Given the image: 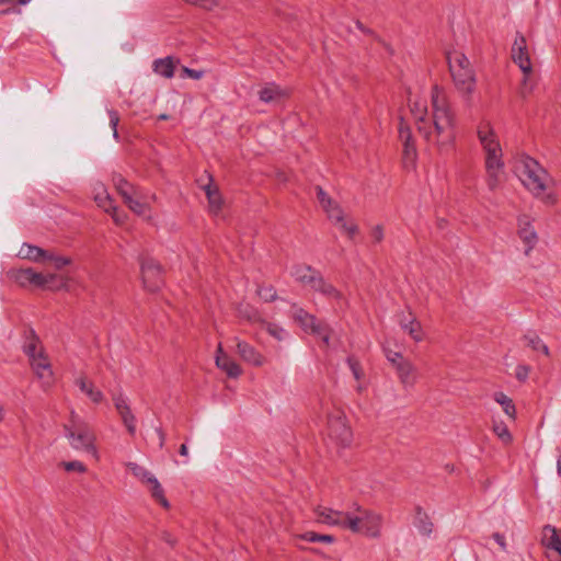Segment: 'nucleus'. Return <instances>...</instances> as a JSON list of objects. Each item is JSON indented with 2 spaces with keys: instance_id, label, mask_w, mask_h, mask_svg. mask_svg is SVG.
Here are the masks:
<instances>
[{
  "instance_id": "nucleus-1",
  "label": "nucleus",
  "mask_w": 561,
  "mask_h": 561,
  "mask_svg": "<svg viewBox=\"0 0 561 561\" xmlns=\"http://www.w3.org/2000/svg\"><path fill=\"white\" fill-rule=\"evenodd\" d=\"M431 111L426 100L417 96L410 99V111L413 115L417 131L439 152L450 150L457 137V117L446 92L438 85H433L430 93Z\"/></svg>"
},
{
  "instance_id": "nucleus-2",
  "label": "nucleus",
  "mask_w": 561,
  "mask_h": 561,
  "mask_svg": "<svg viewBox=\"0 0 561 561\" xmlns=\"http://www.w3.org/2000/svg\"><path fill=\"white\" fill-rule=\"evenodd\" d=\"M523 185L543 204L553 206L558 202L557 194L552 191L553 179L535 159L523 157L516 167Z\"/></svg>"
},
{
  "instance_id": "nucleus-3",
  "label": "nucleus",
  "mask_w": 561,
  "mask_h": 561,
  "mask_svg": "<svg viewBox=\"0 0 561 561\" xmlns=\"http://www.w3.org/2000/svg\"><path fill=\"white\" fill-rule=\"evenodd\" d=\"M477 133L479 142L484 153L486 185L491 191H494L500 186L503 180V150L497 135L489 122L480 123Z\"/></svg>"
},
{
  "instance_id": "nucleus-4",
  "label": "nucleus",
  "mask_w": 561,
  "mask_h": 561,
  "mask_svg": "<svg viewBox=\"0 0 561 561\" xmlns=\"http://www.w3.org/2000/svg\"><path fill=\"white\" fill-rule=\"evenodd\" d=\"M449 71L457 91L469 101L476 90V75L467 56L458 50L447 54Z\"/></svg>"
},
{
  "instance_id": "nucleus-5",
  "label": "nucleus",
  "mask_w": 561,
  "mask_h": 561,
  "mask_svg": "<svg viewBox=\"0 0 561 561\" xmlns=\"http://www.w3.org/2000/svg\"><path fill=\"white\" fill-rule=\"evenodd\" d=\"M10 275L22 287L33 286L51 290H60L67 287V282L64 277L57 274L38 273L33 268L12 270Z\"/></svg>"
},
{
  "instance_id": "nucleus-6",
  "label": "nucleus",
  "mask_w": 561,
  "mask_h": 561,
  "mask_svg": "<svg viewBox=\"0 0 561 561\" xmlns=\"http://www.w3.org/2000/svg\"><path fill=\"white\" fill-rule=\"evenodd\" d=\"M65 430L66 436L75 449L91 454L95 459L99 458L94 445L95 435L83 420L72 413L70 422L65 426Z\"/></svg>"
},
{
  "instance_id": "nucleus-7",
  "label": "nucleus",
  "mask_w": 561,
  "mask_h": 561,
  "mask_svg": "<svg viewBox=\"0 0 561 561\" xmlns=\"http://www.w3.org/2000/svg\"><path fill=\"white\" fill-rule=\"evenodd\" d=\"M351 519L356 523V530H351L354 534H362L369 538H378L381 535L382 515L365 510L358 504H354V511L351 512Z\"/></svg>"
},
{
  "instance_id": "nucleus-8",
  "label": "nucleus",
  "mask_w": 561,
  "mask_h": 561,
  "mask_svg": "<svg viewBox=\"0 0 561 561\" xmlns=\"http://www.w3.org/2000/svg\"><path fill=\"white\" fill-rule=\"evenodd\" d=\"M512 58L513 61L519 67V69L524 73L522 93L525 96L526 93H530L533 90V85H528V78L531 75L533 66L530 61L526 38L520 33H517L515 36L512 46Z\"/></svg>"
},
{
  "instance_id": "nucleus-9",
  "label": "nucleus",
  "mask_w": 561,
  "mask_h": 561,
  "mask_svg": "<svg viewBox=\"0 0 561 561\" xmlns=\"http://www.w3.org/2000/svg\"><path fill=\"white\" fill-rule=\"evenodd\" d=\"M291 313L305 332L319 336L325 345H329L331 330L325 323L318 321L313 314L296 305L293 306Z\"/></svg>"
},
{
  "instance_id": "nucleus-10",
  "label": "nucleus",
  "mask_w": 561,
  "mask_h": 561,
  "mask_svg": "<svg viewBox=\"0 0 561 561\" xmlns=\"http://www.w3.org/2000/svg\"><path fill=\"white\" fill-rule=\"evenodd\" d=\"M316 520L331 527L341 529L356 530L355 520L351 519V512L333 510L328 506L319 505L314 508Z\"/></svg>"
},
{
  "instance_id": "nucleus-11",
  "label": "nucleus",
  "mask_w": 561,
  "mask_h": 561,
  "mask_svg": "<svg viewBox=\"0 0 561 561\" xmlns=\"http://www.w3.org/2000/svg\"><path fill=\"white\" fill-rule=\"evenodd\" d=\"M140 272L144 287L149 291L158 290L162 285L161 267L152 259H140Z\"/></svg>"
},
{
  "instance_id": "nucleus-12",
  "label": "nucleus",
  "mask_w": 561,
  "mask_h": 561,
  "mask_svg": "<svg viewBox=\"0 0 561 561\" xmlns=\"http://www.w3.org/2000/svg\"><path fill=\"white\" fill-rule=\"evenodd\" d=\"M329 436L336 444L345 447L352 442V431L344 415L341 413L331 415L328 421Z\"/></svg>"
},
{
  "instance_id": "nucleus-13",
  "label": "nucleus",
  "mask_w": 561,
  "mask_h": 561,
  "mask_svg": "<svg viewBox=\"0 0 561 561\" xmlns=\"http://www.w3.org/2000/svg\"><path fill=\"white\" fill-rule=\"evenodd\" d=\"M533 218L529 215L523 214L517 218V234L525 245V254L535 249L538 243L539 237L533 225Z\"/></svg>"
},
{
  "instance_id": "nucleus-14",
  "label": "nucleus",
  "mask_w": 561,
  "mask_h": 561,
  "mask_svg": "<svg viewBox=\"0 0 561 561\" xmlns=\"http://www.w3.org/2000/svg\"><path fill=\"white\" fill-rule=\"evenodd\" d=\"M30 365L44 388H49L54 383V373L46 352L37 354L30 360Z\"/></svg>"
},
{
  "instance_id": "nucleus-15",
  "label": "nucleus",
  "mask_w": 561,
  "mask_h": 561,
  "mask_svg": "<svg viewBox=\"0 0 561 561\" xmlns=\"http://www.w3.org/2000/svg\"><path fill=\"white\" fill-rule=\"evenodd\" d=\"M112 400L127 432L134 436L136 434V416L131 412L127 398L122 392H117L113 393Z\"/></svg>"
},
{
  "instance_id": "nucleus-16",
  "label": "nucleus",
  "mask_w": 561,
  "mask_h": 561,
  "mask_svg": "<svg viewBox=\"0 0 561 561\" xmlns=\"http://www.w3.org/2000/svg\"><path fill=\"white\" fill-rule=\"evenodd\" d=\"M215 362L216 366L230 378H238L242 374V369L237 362L224 352L221 343L217 346Z\"/></svg>"
},
{
  "instance_id": "nucleus-17",
  "label": "nucleus",
  "mask_w": 561,
  "mask_h": 561,
  "mask_svg": "<svg viewBox=\"0 0 561 561\" xmlns=\"http://www.w3.org/2000/svg\"><path fill=\"white\" fill-rule=\"evenodd\" d=\"M399 137L403 145V159L405 163H414L417 152L412 137V131L409 126L403 124L401 119L399 126Z\"/></svg>"
},
{
  "instance_id": "nucleus-18",
  "label": "nucleus",
  "mask_w": 561,
  "mask_h": 561,
  "mask_svg": "<svg viewBox=\"0 0 561 561\" xmlns=\"http://www.w3.org/2000/svg\"><path fill=\"white\" fill-rule=\"evenodd\" d=\"M237 353L240 357L256 367L264 365L265 357L252 345L244 341L237 340Z\"/></svg>"
},
{
  "instance_id": "nucleus-19",
  "label": "nucleus",
  "mask_w": 561,
  "mask_h": 561,
  "mask_svg": "<svg viewBox=\"0 0 561 561\" xmlns=\"http://www.w3.org/2000/svg\"><path fill=\"white\" fill-rule=\"evenodd\" d=\"M397 374L400 382L407 387H413L417 380V369L408 359H401L397 363Z\"/></svg>"
},
{
  "instance_id": "nucleus-20",
  "label": "nucleus",
  "mask_w": 561,
  "mask_h": 561,
  "mask_svg": "<svg viewBox=\"0 0 561 561\" xmlns=\"http://www.w3.org/2000/svg\"><path fill=\"white\" fill-rule=\"evenodd\" d=\"M540 542L546 549L557 552L561 558V537L554 526L542 527Z\"/></svg>"
},
{
  "instance_id": "nucleus-21",
  "label": "nucleus",
  "mask_w": 561,
  "mask_h": 561,
  "mask_svg": "<svg viewBox=\"0 0 561 561\" xmlns=\"http://www.w3.org/2000/svg\"><path fill=\"white\" fill-rule=\"evenodd\" d=\"M311 289L332 301L341 302L344 299L343 294L322 275L319 276Z\"/></svg>"
},
{
  "instance_id": "nucleus-22",
  "label": "nucleus",
  "mask_w": 561,
  "mask_h": 561,
  "mask_svg": "<svg viewBox=\"0 0 561 561\" xmlns=\"http://www.w3.org/2000/svg\"><path fill=\"white\" fill-rule=\"evenodd\" d=\"M293 277L304 286L313 287L321 273L310 265H297L291 271Z\"/></svg>"
},
{
  "instance_id": "nucleus-23",
  "label": "nucleus",
  "mask_w": 561,
  "mask_h": 561,
  "mask_svg": "<svg viewBox=\"0 0 561 561\" xmlns=\"http://www.w3.org/2000/svg\"><path fill=\"white\" fill-rule=\"evenodd\" d=\"M288 91L275 83H267L259 91V99L264 103H276L288 96Z\"/></svg>"
},
{
  "instance_id": "nucleus-24",
  "label": "nucleus",
  "mask_w": 561,
  "mask_h": 561,
  "mask_svg": "<svg viewBox=\"0 0 561 561\" xmlns=\"http://www.w3.org/2000/svg\"><path fill=\"white\" fill-rule=\"evenodd\" d=\"M75 383L93 403H101L103 401L104 396L102 391L96 389L94 383L85 376H79Z\"/></svg>"
},
{
  "instance_id": "nucleus-25",
  "label": "nucleus",
  "mask_w": 561,
  "mask_h": 561,
  "mask_svg": "<svg viewBox=\"0 0 561 561\" xmlns=\"http://www.w3.org/2000/svg\"><path fill=\"white\" fill-rule=\"evenodd\" d=\"M400 325L401 328L409 333V335L415 341L421 342L424 337L423 330L421 323L416 320L415 317H413L411 313H409L408 317L402 316L400 319Z\"/></svg>"
},
{
  "instance_id": "nucleus-26",
  "label": "nucleus",
  "mask_w": 561,
  "mask_h": 561,
  "mask_svg": "<svg viewBox=\"0 0 561 561\" xmlns=\"http://www.w3.org/2000/svg\"><path fill=\"white\" fill-rule=\"evenodd\" d=\"M23 351L28 357V360L36 357L37 354L41 355L45 353L44 346L39 341L38 336L34 333V331H30L28 334L25 336Z\"/></svg>"
},
{
  "instance_id": "nucleus-27",
  "label": "nucleus",
  "mask_w": 561,
  "mask_h": 561,
  "mask_svg": "<svg viewBox=\"0 0 561 561\" xmlns=\"http://www.w3.org/2000/svg\"><path fill=\"white\" fill-rule=\"evenodd\" d=\"M113 184L117 193L122 196L123 201L129 196H138L136 187L131 185L127 180H125L122 174L113 175Z\"/></svg>"
},
{
  "instance_id": "nucleus-28",
  "label": "nucleus",
  "mask_w": 561,
  "mask_h": 561,
  "mask_svg": "<svg viewBox=\"0 0 561 561\" xmlns=\"http://www.w3.org/2000/svg\"><path fill=\"white\" fill-rule=\"evenodd\" d=\"M205 194L208 199V206L210 213L217 215L221 210L222 198L219 190L213 186L210 183L204 186Z\"/></svg>"
},
{
  "instance_id": "nucleus-29",
  "label": "nucleus",
  "mask_w": 561,
  "mask_h": 561,
  "mask_svg": "<svg viewBox=\"0 0 561 561\" xmlns=\"http://www.w3.org/2000/svg\"><path fill=\"white\" fill-rule=\"evenodd\" d=\"M153 71L167 79H171L174 76V62L171 57L159 58L153 61Z\"/></svg>"
},
{
  "instance_id": "nucleus-30",
  "label": "nucleus",
  "mask_w": 561,
  "mask_h": 561,
  "mask_svg": "<svg viewBox=\"0 0 561 561\" xmlns=\"http://www.w3.org/2000/svg\"><path fill=\"white\" fill-rule=\"evenodd\" d=\"M149 489L151 496L164 508H169L170 503L168 499L164 495V490L161 486L158 479L154 477L152 479H149V483L146 484Z\"/></svg>"
},
{
  "instance_id": "nucleus-31",
  "label": "nucleus",
  "mask_w": 561,
  "mask_h": 561,
  "mask_svg": "<svg viewBox=\"0 0 561 561\" xmlns=\"http://www.w3.org/2000/svg\"><path fill=\"white\" fill-rule=\"evenodd\" d=\"M19 254L22 257L28 259L34 262H43L45 261L47 251L36 245L23 244Z\"/></svg>"
},
{
  "instance_id": "nucleus-32",
  "label": "nucleus",
  "mask_w": 561,
  "mask_h": 561,
  "mask_svg": "<svg viewBox=\"0 0 561 561\" xmlns=\"http://www.w3.org/2000/svg\"><path fill=\"white\" fill-rule=\"evenodd\" d=\"M415 527L422 536H431L434 525L428 518L427 514L421 508H417L415 516Z\"/></svg>"
},
{
  "instance_id": "nucleus-33",
  "label": "nucleus",
  "mask_w": 561,
  "mask_h": 561,
  "mask_svg": "<svg viewBox=\"0 0 561 561\" xmlns=\"http://www.w3.org/2000/svg\"><path fill=\"white\" fill-rule=\"evenodd\" d=\"M524 340L531 350L541 352L546 356L550 355L548 345L537 334H526Z\"/></svg>"
},
{
  "instance_id": "nucleus-34",
  "label": "nucleus",
  "mask_w": 561,
  "mask_h": 561,
  "mask_svg": "<svg viewBox=\"0 0 561 561\" xmlns=\"http://www.w3.org/2000/svg\"><path fill=\"white\" fill-rule=\"evenodd\" d=\"M494 400L503 408V411L511 419H515L516 409L511 398L503 392H495Z\"/></svg>"
},
{
  "instance_id": "nucleus-35",
  "label": "nucleus",
  "mask_w": 561,
  "mask_h": 561,
  "mask_svg": "<svg viewBox=\"0 0 561 561\" xmlns=\"http://www.w3.org/2000/svg\"><path fill=\"white\" fill-rule=\"evenodd\" d=\"M126 467L136 478H138L145 484L149 483V479L154 478V476L150 471L137 465L136 462H128L126 463Z\"/></svg>"
},
{
  "instance_id": "nucleus-36",
  "label": "nucleus",
  "mask_w": 561,
  "mask_h": 561,
  "mask_svg": "<svg viewBox=\"0 0 561 561\" xmlns=\"http://www.w3.org/2000/svg\"><path fill=\"white\" fill-rule=\"evenodd\" d=\"M124 203L133 213L139 216L145 215L149 209L148 204L140 202L139 199L135 198V196H129L124 201Z\"/></svg>"
},
{
  "instance_id": "nucleus-37",
  "label": "nucleus",
  "mask_w": 561,
  "mask_h": 561,
  "mask_svg": "<svg viewBox=\"0 0 561 561\" xmlns=\"http://www.w3.org/2000/svg\"><path fill=\"white\" fill-rule=\"evenodd\" d=\"M262 324L265 328V330L268 332V334L271 336H273L274 339H276L277 341H283L287 335V332L285 331V329L276 323L262 321Z\"/></svg>"
},
{
  "instance_id": "nucleus-38",
  "label": "nucleus",
  "mask_w": 561,
  "mask_h": 561,
  "mask_svg": "<svg viewBox=\"0 0 561 561\" xmlns=\"http://www.w3.org/2000/svg\"><path fill=\"white\" fill-rule=\"evenodd\" d=\"M95 202L106 213H110L111 209L114 207L113 201L105 190H103L102 192H100L95 195Z\"/></svg>"
},
{
  "instance_id": "nucleus-39",
  "label": "nucleus",
  "mask_w": 561,
  "mask_h": 561,
  "mask_svg": "<svg viewBox=\"0 0 561 561\" xmlns=\"http://www.w3.org/2000/svg\"><path fill=\"white\" fill-rule=\"evenodd\" d=\"M335 225L339 226L341 231L350 239H353L358 232V226L354 221H346L345 219H342V222H337Z\"/></svg>"
},
{
  "instance_id": "nucleus-40",
  "label": "nucleus",
  "mask_w": 561,
  "mask_h": 561,
  "mask_svg": "<svg viewBox=\"0 0 561 561\" xmlns=\"http://www.w3.org/2000/svg\"><path fill=\"white\" fill-rule=\"evenodd\" d=\"M493 431L503 443L508 444L512 442V435L504 423L494 424Z\"/></svg>"
},
{
  "instance_id": "nucleus-41",
  "label": "nucleus",
  "mask_w": 561,
  "mask_h": 561,
  "mask_svg": "<svg viewBox=\"0 0 561 561\" xmlns=\"http://www.w3.org/2000/svg\"><path fill=\"white\" fill-rule=\"evenodd\" d=\"M256 293L265 302L274 301L277 298L276 290L273 286L259 287Z\"/></svg>"
},
{
  "instance_id": "nucleus-42",
  "label": "nucleus",
  "mask_w": 561,
  "mask_h": 561,
  "mask_svg": "<svg viewBox=\"0 0 561 561\" xmlns=\"http://www.w3.org/2000/svg\"><path fill=\"white\" fill-rule=\"evenodd\" d=\"M45 260L51 261L57 270H61L64 266L69 265L71 263V260L69 257L55 255L49 251H47Z\"/></svg>"
},
{
  "instance_id": "nucleus-43",
  "label": "nucleus",
  "mask_w": 561,
  "mask_h": 561,
  "mask_svg": "<svg viewBox=\"0 0 561 561\" xmlns=\"http://www.w3.org/2000/svg\"><path fill=\"white\" fill-rule=\"evenodd\" d=\"M61 466L68 472L77 471L79 473H84L87 471V467L81 461H78V460L64 461V462H61Z\"/></svg>"
},
{
  "instance_id": "nucleus-44",
  "label": "nucleus",
  "mask_w": 561,
  "mask_h": 561,
  "mask_svg": "<svg viewBox=\"0 0 561 561\" xmlns=\"http://www.w3.org/2000/svg\"><path fill=\"white\" fill-rule=\"evenodd\" d=\"M328 218L335 225L337 222H342L344 219V214L340 205H334L333 208H329L327 213Z\"/></svg>"
},
{
  "instance_id": "nucleus-45",
  "label": "nucleus",
  "mask_w": 561,
  "mask_h": 561,
  "mask_svg": "<svg viewBox=\"0 0 561 561\" xmlns=\"http://www.w3.org/2000/svg\"><path fill=\"white\" fill-rule=\"evenodd\" d=\"M305 539L310 542L321 541V542L331 543L334 541V537L331 535H318L316 533H307L305 535Z\"/></svg>"
},
{
  "instance_id": "nucleus-46",
  "label": "nucleus",
  "mask_w": 561,
  "mask_h": 561,
  "mask_svg": "<svg viewBox=\"0 0 561 561\" xmlns=\"http://www.w3.org/2000/svg\"><path fill=\"white\" fill-rule=\"evenodd\" d=\"M108 118H110V126L113 129V137L117 140L118 139V131L117 126L119 123V115L117 111L115 110H107Z\"/></svg>"
},
{
  "instance_id": "nucleus-47",
  "label": "nucleus",
  "mask_w": 561,
  "mask_h": 561,
  "mask_svg": "<svg viewBox=\"0 0 561 561\" xmlns=\"http://www.w3.org/2000/svg\"><path fill=\"white\" fill-rule=\"evenodd\" d=\"M370 238L374 243H381L385 238V230L382 225H376L370 230Z\"/></svg>"
},
{
  "instance_id": "nucleus-48",
  "label": "nucleus",
  "mask_w": 561,
  "mask_h": 561,
  "mask_svg": "<svg viewBox=\"0 0 561 561\" xmlns=\"http://www.w3.org/2000/svg\"><path fill=\"white\" fill-rule=\"evenodd\" d=\"M347 364L353 373L354 378L359 380L362 378V368L359 362L355 357L351 356L347 358Z\"/></svg>"
},
{
  "instance_id": "nucleus-49",
  "label": "nucleus",
  "mask_w": 561,
  "mask_h": 561,
  "mask_svg": "<svg viewBox=\"0 0 561 561\" xmlns=\"http://www.w3.org/2000/svg\"><path fill=\"white\" fill-rule=\"evenodd\" d=\"M530 373V367L528 365H518L515 369V377L519 381H526Z\"/></svg>"
},
{
  "instance_id": "nucleus-50",
  "label": "nucleus",
  "mask_w": 561,
  "mask_h": 561,
  "mask_svg": "<svg viewBox=\"0 0 561 561\" xmlns=\"http://www.w3.org/2000/svg\"><path fill=\"white\" fill-rule=\"evenodd\" d=\"M492 538L499 545L500 549L503 552H507V542H506V538H505V536L503 534H501V533H493Z\"/></svg>"
},
{
  "instance_id": "nucleus-51",
  "label": "nucleus",
  "mask_w": 561,
  "mask_h": 561,
  "mask_svg": "<svg viewBox=\"0 0 561 561\" xmlns=\"http://www.w3.org/2000/svg\"><path fill=\"white\" fill-rule=\"evenodd\" d=\"M240 313L242 316L247 317L252 322H261L262 323V321H263L254 309H251L249 311H248V309H245V310L241 309Z\"/></svg>"
},
{
  "instance_id": "nucleus-52",
  "label": "nucleus",
  "mask_w": 561,
  "mask_h": 561,
  "mask_svg": "<svg viewBox=\"0 0 561 561\" xmlns=\"http://www.w3.org/2000/svg\"><path fill=\"white\" fill-rule=\"evenodd\" d=\"M110 213L112 214V218L117 225H123L125 222L127 215L125 213H119L115 206L111 209Z\"/></svg>"
},
{
  "instance_id": "nucleus-53",
  "label": "nucleus",
  "mask_w": 561,
  "mask_h": 561,
  "mask_svg": "<svg viewBox=\"0 0 561 561\" xmlns=\"http://www.w3.org/2000/svg\"><path fill=\"white\" fill-rule=\"evenodd\" d=\"M386 356L387 359L394 366V368H397V363L399 360L404 359L400 353L392 351L387 352Z\"/></svg>"
},
{
  "instance_id": "nucleus-54",
  "label": "nucleus",
  "mask_w": 561,
  "mask_h": 561,
  "mask_svg": "<svg viewBox=\"0 0 561 561\" xmlns=\"http://www.w3.org/2000/svg\"><path fill=\"white\" fill-rule=\"evenodd\" d=\"M183 71L192 79L198 80L203 77V71L190 69L187 67L183 68Z\"/></svg>"
},
{
  "instance_id": "nucleus-55",
  "label": "nucleus",
  "mask_w": 561,
  "mask_h": 561,
  "mask_svg": "<svg viewBox=\"0 0 561 561\" xmlns=\"http://www.w3.org/2000/svg\"><path fill=\"white\" fill-rule=\"evenodd\" d=\"M317 196H318L320 204H322L324 202H329V198H330V196L320 186H317Z\"/></svg>"
},
{
  "instance_id": "nucleus-56",
  "label": "nucleus",
  "mask_w": 561,
  "mask_h": 561,
  "mask_svg": "<svg viewBox=\"0 0 561 561\" xmlns=\"http://www.w3.org/2000/svg\"><path fill=\"white\" fill-rule=\"evenodd\" d=\"M334 205H339V204L335 201H333L331 197L329 198V202H324L321 204V206L325 213L329 211V208H333Z\"/></svg>"
},
{
  "instance_id": "nucleus-57",
  "label": "nucleus",
  "mask_w": 561,
  "mask_h": 561,
  "mask_svg": "<svg viewBox=\"0 0 561 561\" xmlns=\"http://www.w3.org/2000/svg\"><path fill=\"white\" fill-rule=\"evenodd\" d=\"M157 433L160 439V447H163L165 440L164 432L161 428H157Z\"/></svg>"
},
{
  "instance_id": "nucleus-58",
  "label": "nucleus",
  "mask_w": 561,
  "mask_h": 561,
  "mask_svg": "<svg viewBox=\"0 0 561 561\" xmlns=\"http://www.w3.org/2000/svg\"><path fill=\"white\" fill-rule=\"evenodd\" d=\"M179 453L181 456H184V457H186L188 455V448H187L186 444H182L180 446Z\"/></svg>"
},
{
  "instance_id": "nucleus-59",
  "label": "nucleus",
  "mask_w": 561,
  "mask_h": 561,
  "mask_svg": "<svg viewBox=\"0 0 561 561\" xmlns=\"http://www.w3.org/2000/svg\"><path fill=\"white\" fill-rule=\"evenodd\" d=\"M557 472L558 476L561 477V457L557 459Z\"/></svg>"
},
{
  "instance_id": "nucleus-60",
  "label": "nucleus",
  "mask_w": 561,
  "mask_h": 561,
  "mask_svg": "<svg viewBox=\"0 0 561 561\" xmlns=\"http://www.w3.org/2000/svg\"><path fill=\"white\" fill-rule=\"evenodd\" d=\"M356 25L360 31L366 32V30L364 28L363 24L359 21L356 22Z\"/></svg>"
},
{
  "instance_id": "nucleus-61",
  "label": "nucleus",
  "mask_w": 561,
  "mask_h": 561,
  "mask_svg": "<svg viewBox=\"0 0 561 561\" xmlns=\"http://www.w3.org/2000/svg\"><path fill=\"white\" fill-rule=\"evenodd\" d=\"M3 417H4V411H3L2 405L0 404V421H2Z\"/></svg>"
},
{
  "instance_id": "nucleus-62",
  "label": "nucleus",
  "mask_w": 561,
  "mask_h": 561,
  "mask_svg": "<svg viewBox=\"0 0 561 561\" xmlns=\"http://www.w3.org/2000/svg\"><path fill=\"white\" fill-rule=\"evenodd\" d=\"M164 540H165L167 542L171 543V545L173 543V541H172V539L170 538V536H169V535H165Z\"/></svg>"
},
{
  "instance_id": "nucleus-63",
  "label": "nucleus",
  "mask_w": 561,
  "mask_h": 561,
  "mask_svg": "<svg viewBox=\"0 0 561 561\" xmlns=\"http://www.w3.org/2000/svg\"><path fill=\"white\" fill-rule=\"evenodd\" d=\"M159 119H162V121L163 119H168V115L167 114H161V115H159Z\"/></svg>"
},
{
  "instance_id": "nucleus-64",
  "label": "nucleus",
  "mask_w": 561,
  "mask_h": 561,
  "mask_svg": "<svg viewBox=\"0 0 561 561\" xmlns=\"http://www.w3.org/2000/svg\"><path fill=\"white\" fill-rule=\"evenodd\" d=\"M28 1H30V0H19V2H20L21 4H25V3H27Z\"/></svg>"
}]
</instances>
